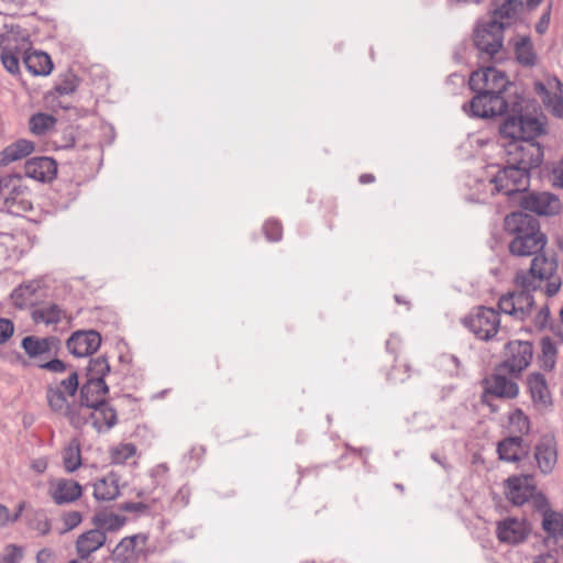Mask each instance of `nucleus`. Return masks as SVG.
Instances as JSON below:
<instances>
[{"instance_id": "nucleus-1", "label": "nucleus", "mask_w": 563, "mask_h": 563, "mask_svg": "<svg viewBox=\"0 0 563 563\" xmlns=\"http://www.w3.org/2000/svg\"><path fill=\"white\" fill-rule=\"evenodd\" d=\"M559 262L555 256L539 255L532 258L529 269H520L515 275V284L519 288L503 295L498 300L500 312L523 321L531 316L534 307L533 291L542 289L547 297L555 296L562 286L558 275Z\"/></svg>"}, {"instance_id": "nucleus-2", "label": "nucleus", "mask_w": 563, "mask_h": 563, "mask_svg": "<svg viewBox=\"0 0 563 563\" xmlns=\"http://www.w3.org/2000/svg\"><path fill=\"white\" fill-rule=\"evenodd\" d=\"M547 133L545 123L530 114H522L520 102L512 103L511 112L499 126V134L508 142L504 144L507 163L528 172L539 168L543 162V147L536 141Z\"/></svg>"}, {"instance_id": "nucleus-3", "label": "nucleus", "mask_w": 563, "mask_h": 563, "mask_svg": "<svg viewBox=\"0 0 563 563\" xmlns=\"http://www.w3.org/2000/svg\"><path fill=\"white\" fill-rule=\"evenodd\" d=\"M504 228L509 235L514 236L508 245L511 255L518 257L547 255L558 258L555 253L544 252L548 236L541 231L540 221L534 216L514 211L506 216Z\"/></svg>"}, {"instance_id": "nucleus-4", "label": "nucleus", "mask_w": 563, "mask_h": 563, "mask_svg": "<svg viewBox=\"0 0 563 563\" xmlns=\"http://www.w3.org/2000/svg\"><path fill=\"white\" fill-rule=\"evenodd\" d=\"M46 398L51 410L66 417L70 426L75 429H81L91 420L92 427L98 432L102 431V424L96 416V412L89 411L88 413H85L82 410L86 409V407L81 406L80 400L78 404H69L60 387L48 386L46 390Z\"/></svg>"}, {"instance_id": "nucleus-5", "label": "nucleus", "mask_w": 563, "mask_h": 563, "mask_svg": "<svg viewBox=\"0 0 563 563\" xmlns=\"http://www.w3.org/2000/svg\"><path fill=\"white\" fill-rule=\"evenodd\" d=\"M46 398L51 410L66 417L70 426L75 429H81L91 420L92 427L98 432L102 431V424L96 416V412L89 411L88 413H85L82 410L86 409V407L81 406L80 400L78 404H69L60 387L48 386L46 390Z\"/></svg>"}, {"instance_id": "nucleus-6", "label": "nucleus", "mask_w": 563, "mask_h": 563, "mask_svg": "<svg viewBox=\"0 0 563 563\" xmlns=\"http://www.w3.org/2000/svg\"><path fill=\"white\" fill-rule=\"evenodd\" d=\"M508 25L497 19L476 23L472 37L481 59L495 60L496 55L504 46V32Z\"/></svg>"}, {"instance_id": "nucleus-7", "label": "nucleus", "mask_w": 563, "mask_h": 563, "mask_svg": "<svg viewBox=\"0 0 563 563\" xmlns=\"http://www.w3.org/2000/svg\"><path fill=\"white\" fill-rule=\"evenodd\" d=\"M462 324L478 340L489 341L497 334L500 327L499 309L479 306L462 319Z\"/></svg>"}, {"instance_id": "nucleus-8", "label": "nucleus", "mask_w": 563, "mask_h": 563, "mask_svg": "<svg viewBox=\"0 0 563 563\" xmlns=\"http://www.w3.org/2000/svg\"><path fill=\"white\" fill-rule=\"evenodd\" d=\"M490 183L494 184L493 195L504 194L511 197L528 189L530 172L506 162V165L494 175Z\"/></svg>"}, {"instance_id": "nucleus-9", "label": "nucleus", "mask_w": 563, "mask_h": 563, "mask_svg": "<svg viewBox=\"0 0 563 563\" xmlns=\"http://www.w3.org/2000/svg\"><path fill=\"white\" fill-rule=\"evenodd\" d=\"M533 354L534 350L530 341H509L504 346V360L498 364L499 369H506L510 376L519 377L531 364Z\"/></svg>"}, {"instance_id": "nucleus-10", "label": "nucleus", "mask_w": 563, "mask_h": 563, "mask_svg": "<svg viewBox=\"0 0 563 563\" xmlns=\"http://www.w3.org/2000/svg\"><path fill=\"white\" fill-rule=\"evenodd\" d=\"M509 103L504 93L475 92L473 99L463 106L470 117L488 119L508 112Z\"/></svg>"}, {"instance_id": "nucleus-11", "label": "nucleus", "mask_w": 563, "mask_h": 563, "mask_svg": "<svg viewBox=\"0 0 563 563\" xmlns=\"http://www.w3.org/2000/svg\"><path fill=\"white\" fill-rule=\"evenodd\" d=\"M474 92L488 91L489 93H504L508 87L514 86L505 71L494 66L481 67L474 70L468 80Z\"/></svg>"}, {"instance_id": "nucleus-12", "label": "nucleus", "mask_w": 563, "mask_h": 563, "mask_svg": "<svg viewBox=\"0 0 563 563\" xmlns=\"http://www.w3.org/2000/svg\"><path fill=\"white\" fill-rule=\"evenodd\" d=\"M10 186L2 194L3 202L2 210L13 216H21L24 212L33 209L30 200V190L22 184V176L20 174L8 175Z\"/></svg>"}, {"instance_id": "nucleus-13", "label": "nucleus", "mask_w": 563, "mask_h": 563, "mask_svg": "<svg viewBox=\"0 0 563 563\" xmlns=\"http://www.w3.org/2000/svg\"><path fill=\"white\" fill-rule=\"evenodd\" d=\"M520 207L540 217H553L561 212L560 198L549 191H529L520 199Z\"/></svg>"}, {"instance_id": "nucleus-14", "label": "nucleus", "mask_w": 563, "mask_h": 563, "mask_svg": "<svg viewBox=\"0 0 563 563\" xmlns=\"http://www.w3.org/2000/svg\"><path fill=\"white\" fill-rule=\"evenodd\" d=\"M148 536L136 533L123 538L111 551V560L114 563H137L141 556H145V544Z\"/></svg>"}, {"instance_id": "nucleus-15", "label": "nucleus", "mask_w": 563, "mask_h": 563, "mask_svg": "<svg viewBox=\"0 0 563 563\" xmlns=\"http://www.w3.org/2000/svg\"><path fill=\"white\" fill-rule=\"evenodd\" d=\"M508 371L499 369L497 364L490 378L484 380L485 387L482 396V402H486L488 396L514 399L519 395V386L516 382L509 379L506 375Z\"/></svg>"}, {"instance_id": "nucleus-16", "label": "nucleus", "mask_w": 563, "mask_h": 563, "mask_svg": "<svg viewBox=\"0 0 563 563\" xmlns=\"http://www.w3.org/2000/svg\"><path fill=\"white\" fill-rule=\"evenodd\" d=\"M536 490L534 475L532 473H522L520 475L509 476L505 481V494L507 499L516 505L521 506L529 501L530 496Z\"/></svg>"}, {"instance_id": "nucleus-17", "label": "nucleus", "mask_w": 563, "mask_h": 563, "mask_svg": "<svg viewBox=\"0 0 563 563\" xmlns=\"http://www.w3.org/2000/svg\"><path fill=\"white\" fill-rule=\"evenodd\" d=\"M526 385L531 397L533 407L540 411H549L553 407V398L545 376L540 372L530 373L527 376Z\"/></svg>"}, {"instance_id": "nucleus-18", "label": "nucleus", "mask_w": 563, "mask_h": 563, "mask_svg": "<svg viewBox=\"0 0 563 563\" xmlns=\"http://www.w3.org/2000/svg\"><path fill=\"white\" fill-rule=\"evenodd\" d=\"M101 345V335L96 330H78L66 341V347L76 357L92 355Z\"/></svg>"}, {"instance_id": "nucleus-19", "label": "nucleus", "mask_w": 563, "mask_h": 563, "mask_svg": "<svg viewBox=\"0 0 563 563\" xmlns=\"http://www.w3.org/2000/svg\"><path fill=\"white\" fill-rule=\"evenodd\" d=\"M536 466L543 475L553 472L558 462V444L554 435L543 434L533 449Z\"/></svg>"}, {"instance_id": "nucleus-20", "label": "nucleus", "mask_w": 563, "mask_h": 563, "mask_svg": "<svg viewBox=\"0 0 563 563\" xmlns=\"http://www.w3.org/2000/svg\"><path fill=\"white\" fill-rule=\"evenodd\" d=\"M498 459L508 463H523L529 459L530 445L520 435H508L497 443Z\"/></svg>"}, {"instance_id": "nucleus-21", "label": "nucleus", "mask_w": 563, "mask_h": 563, "mask_svg": "<svg viewBox=\"0 0 563 563\" xmlns=\"http://www.w3.org/2000/svg\"><path fill=\"white\" fill-rule=\"evenodd\" d=\"M47 494L55 505L64 506L78 500L82 495V487L74 479L56 478L49 481Z\"/></svg>"}, {"instance_id": "nucleus-22", "label": "nucleus", "mask_w": 563, "mask_h": 563, "mask_svg": "<svg viewBox=\"0 0 563 563\" xmlns=\"http://www.w3.org/2000/svg\"><path fill=\"white\" fill-rule=\"evenodd\" d=\"M530 528L526 520L506 518L497 523V538L503 543L518 544L529 536Z\"/></svg>"}, {"instance_id": "nucleus-23", "label": "nucleus", "mask_w": 563, "mask_h": 563, "mask_svg": "<svg viewBox=\"0 0 563 563\" xmlns=\"http://www.w3.org/2000/svg\"><path fill=\"white\" fill-rule=\"evenodd\" d=\"M109 387L104 379H87L79 390L80 404L87 410L98 409L102 402L107 401Z\"/></svg>"}, {"instance_id": "nucleus-24", "label": "nucleus", "mask_w": 563, "mask_h": 563, "mask_svg": "<svg viewBox=\"0 0 563 563\" xmlns=\"http://www.w3.org/2000/svg\"><path fill=\"white\" fill-rule=\"evenodd\" d=\"M25 176L38 181H51L57 174V163L47 156L27 159L24 164Z\"/></svg>"}, {"instance_id": "nucleus-25", "label": "nucleus", "mask_w": 563, "mask_h": 563, "mask_svg": "<svg viewBox=\"0 0 563 563\" xmlns=\"http://www.w3.org/2000/svg\"><path fill=\"white\" fill-rule=\"evenodd\" d=\"M106 532L97 527L81 533L76 541L78 556L82 560H87L92 552L97 551L106 543Z\"/></svg>"}, {"instance_id": "nucleus-26", "label": "nucleus", "mask_w": 563, "mask_h": 563, "mask_svg": "<svg viewBox=\"0 0 563 563\" xmlns=\"http://www.w3.org/2000/svg\"><path fill=\"white\" fill-rule=\"evenodd\" d=\"M34 151L32 141L20 139L0 152V166H7L30 155Z\"/></svg>"}, {"instance_id": "nucleus-27", "label": "nucleus", "mask_w": 563, "mask_h": 563, "mask_svg": "<svg viewBox=\"0 0 563 563\" xmlns=\"http://www.w3.org/2000/svg\"><path fill=\"white\" fill-rule=\"evenodd\" d=\"M118 476L110 473L108 476L97 481L93 484V497L97 500H112L119 496Z\"/></svg>"}, {"instance_id": "nucleus-28", "label": "nucleus", "mask_w": 563, "mask_h": 563, "mask_svg": "<svg viewBox=\"0 0 563 563\" xmlns=\"http://www.w3.org/2000/svg\"><path fill=\"white\" fill-rule=\"evenodd\" d=\"M31 317L35 323L51 325L57 324L66 317V312L57 303H48L32 310Z\"/></svg>"}, {"instance_id": "nucleus-29", "label": "nucleus", "mask_w": 563, "mask_h": 563, "mask_svg": "<svg viewBox=\"0 0 563 563\" xmlns=\"http://www.w3.org/2000/svg\"><path fill=\"white\" fill-rule=\"evenodd\" d=\"M23 62L27 70L35 76H46L51 74L53 69L52 59L49 55L44 52L27 54Z\"/></svg>"}, {"instance_id": "nucleus-30", "label": "nucleus", "mask_w": 563, "mask_h": 563, "mask_svg": "<svg viewBox=\"0 0 563 563\" xmlns=\"http://www.w3.org/2000/svg\"><path fill=\"white\" fill-rule=\"evenodd\" d=\"M516 60L525 67H533L537 64V54L529 36H522L515 43Z\"/></svg>"}, {"instance_id": "nucleus-31", "label": "nucleus", "mask_w": 563, "mask_h": 563, "mask_svg": "<svg viewBox=\"0 0 563 563\" xmlns=\"http://www.w3.org/2000/svg\"><path fill=\"white\" fill-rule=\"evenodd\" d=\"M541 353L538 355L540 368L545 372L554 369L556 364L558 349L550 336H543L540 341Z\"/></svg>"}, {"instance_id": "nucleus-32", "label": "nucleus", "mask_w": 563, "mask_h": 563, "mask_svg": "<svg viewBox=\"0 0 563 563\" xmlns=\"http://www.w3.org/2000/svg\"><path fill=\"white\" fill-rule=\"evenodd\" d=\"M57 120L54 115L44 112H37L31 115L29 129L32 134L42 136L54 129Z\"/></svg>"}, {"instance_id": "nucleus-33", "label": "nucleus", "mask_w": 563, "mask_h": 563, "mask_svg": "<svg viewBox=\"0 0 563 563\" xmlns=\"http://www.w3.org/2000/svg\"><path fill=\"white\" fill-rule=\"evenodd\" d=\"M126 518L115 514L98 512L92 517L95 527L104 531H117L124 526Z\"/></svg>"}, {"instance_id": "nucleus-34", "label": "nucleus", "mask_w": 563, "mask_h": 563, "mask_svg": "<svg viewBox=\"0 0 563 563\" xmlns=\"http://www.w3.org/2000/svg\"><path fill=\"white\" fill-rule=\"evenodd\" d=\"M63 464L68 473H74L81 465L80 444L74 439L63 451Z\"/></svg>"}, {"instance_id": "nucleus-35", "label": "nucleus", "mask_w": 563, "mask_h": 563, "mask_svg": "<svg viewBox=\"0 0 563 563\" xmlns=\"http://www.w3.org/2000/svg\"><path fill=\"white\" fill-rule=\"evenodd\" d=\"M508 422L514 435H528L531 429L530 418L525 413L521 408H516L510 412Z\"/></svg>"}, {"instance_id": "nucleus-36", "label": "nucleus", "mask_w": 563, "mask_h": 563, "mask_svg": "<svg viewBox=\"0 0 563 563\" xmlns=\"http://www.w3.org/2000/svg\"><path fill=\"white\" fill-rule=\"evenodd\" d=\"M542 528L550 537H563V512L548 511L542 518Z\"/></svg>"}, {"instance_id": "nucleus-37", "label": "nucleus", "mask_w": 563, "mask_h": 563, "mask_svg": "<svg viewBox=\"0 0 563 563\" xmlns=\"http://www.w3.org/2000/svg\"><path fill=\"white\" fill-rule=\"evenodd\" d=\"M110 372L108 358L103 355L90 358L86 367L87 379H104Z\"/></svg>"}, {"instance_id": "nucleus-38", "label": "nucleus", "mask_w": 563, "mask_h": 563, "mask_svg": "<svg viewBox=\"0 0 563 563\" xmlns=\"http://www.w3.org/2000/svg\"><path fill=\"white\" fill-rule=\"evenodd\" d=\"M523 2L521 0H506L500 7L496 8L492 13V19L501 21L504 19H516L522 10Z\"/></svg>"}, {"instance_id": "nucleus-39", "label": "nucleus", "mask_w": 563, "mask_h": 563, "mask_svg": "<svg viewBox=\"0 0 563 563\" xmlns=\"http://www.w3.org/2000/svg\"><path fill=\"white\" fill-rule=\"evenodd\" d=\"M42 339L35 335H27L23 338L21 342L22 349L30 358L42 357L48 354Z\"/></svg>"}, {"instance_id": "nucleus-40", "label": "nucleus", "mask_w": 563, "mask_h": 563, "mask_svg": "<svg viewBox=\"0 0 563 563\" xmlns=\"http://www.w3.org/2000/svg\"><path fill=\"white\" fill-rule=\"evenodd\" d=\"M79 86V78L73 71H66L60 75L59 81L55 85L54 90L58 96H66L75 92Z\"/></svg>"}, {"instance_id": "nucleus-41", "label": "nucleus", "mask_w": 563, "mask_h": 563, "mask_svg": "<svg viewBox=\"0 0 563 563\" xmlns=\"http://www.w3.org/2000/svg\"><path fill=\"white\" fill-rule=\"evenodd\" d=\"M555 85L556 92L549 97L544 103L555 118L563 119V84L561 80L555 79Z\"/></svg>"}, {"instance_id": "nucleus-42", "label": "nucleus", "mask_w": 563, "mask_h": 563, "mask_svg": "<svg viewBox=\"0 0 563 563\" xmlns=\"http://www.w3.org/2000/svg\"><path fill=\"white\" fill-rule=\"evenodd\" d=\"M136 453V448L133 443H122L110 451L111 462L113 464H123Z\"/></svg>"}, {"instance_id": "nucleus-43", "label": "nucleus", "mask_w": 563, "mask_h": 563, "mask_svg": "<svg viewBox=\"0 0 563 563\" xmlns=\"http://www.w3.org/2000/svg\"><path fill=\"white\" fill-rule=\"evenodd\" d=\"M96 416L102 419L106 430L112 429L118 423L117 410L108 402H102L98 409H92Z\"/></svg>"}, {"instance_id": "nucleus-44", "label": "nucleus", "mask_w": 563, "mask_h": 563, "mask_svg": "<svg viewBox=\"0 0 563 563\" xmlns=\"http://www.w3.org/2000/svg\"><path fill=\"white\" fill-rule=\"evenodd\" d=\"M29 526L38 531L41 536L48 534L52 529L49 519L41 510L34 511L33 518L29 520Z\"/></svg>"}, {"instance_id": "nucleus-45", "label": "nucleus", "mask_w": 563, "mask_h": 563, "mask_svg": "<svg viewBox=\"0 0 563 563\" xmlns=\"http://www.w3.org/2000/svg\"><path fill=\"white\" fill-rule=\"evenodd\" d=\"M263 232L269 242H278L283 238V225L280 221L269 219L263 224Z\"/></svg>"}, {"instance_id": "nucleus-46", "label": "nucleus", "mask_w": 563, "mask_h": 563, "mask_svg": "<svg viewBox=\"0 0 563 563\" xmlns=\"http://www.w3.org/2000/svg\"><path fill=\"white\" fill-rule=\"evenodd\" d=\"M1 62L3 67L12 75L19 74L20 66H19V57L16 54L12 53L8 47L7 44L1 47Z\"/></svg>"}, {"instance_id": "nucleus-47", "label": "nucleus", "mask_w": 563, "mask_h": 563, "mask_svg": "<svg viewBox=\"0 0 563 563\" xmlns=\"http://www.w3.org/2000/svg\"><path fill=\"white\" fill-rule=\"evenodd\" d=\"M529 500H531L533 509L542 515V518L548 515V511H552L548 497L537 489Z\"/></svg>"}, {"instance_id": "nucleus-48", "label": "nucleus", "mask_w": 563, "mask_h": 563, "mask_svg": "<svg viewBox=\"0 0 563 563\" xmlns=\"http://www.w3.org/2000/svg\"><path fill=\"white\" fill-rule=\"evenodd\" d=\"M78 379V373L77 371H74L66 379H63L57 387H60L64 395L67 394L68 396H75L79 388Z\"/></svg>"}, {"instance_id": "nucleus-49", "label": "nucleus", "mask_w": 563, "mask_h": 563, "mask_svg": "<svg viewBox=\"0 0 563 563\" xmlns=\"http://www.w3.org/2000/svg\"><path fill=\"white\" fill-rule=\"evenodd\" d=\"M118 509L123 512H134L137 516L148 514L150 506L142 501H125L118 505Z\"/></svg>"}, {"instance_id": "nucleus-50", "label": "nucleus", "mask_w": 563, "mask_h": 563, "mask_svg": "<svg viewBox=\"0 0 563 563\" xmlns=\"http://www.w3.org/2000/svg\"><path fill=\"white\" fill-rule=\"evenodd\" d=\"M64 529L62 533L68 532L79 526L82 521V516L79 511H67L62 515Z\"/></svg>"}, {"instance_id": "nucleus-51", "label": "nucleus", "mask_w": 563, "mask_h": 563, "mask_svg": "<svg viewBox=\"0 0 563 563\" xmlns=\"http://www.w3.org/2000/svg\"><path fill=\"white\" fill-rule=\"evenodd\" d=\"M23 556L21 547L9 544L5 547L4 554L0 558V563H20Z\"/></svg>"}, {"instance_id": "nucleus-52", "label": "nucleus", "mask_w": 563, "mask_h": 563, "mask_svg": "<svg viewBox=\"0 0 563 563\" xmlns=\"http://www.w3.org/2000/svg\"><path fill=\"white\" fill-rule=\"evenodd\" d=\"M19 29V25L7 23L5 16L0 12V47H3L9 42L10 35Z\"/></svg>"}, {"instance_id": "nucleus-53", "label": "nucleus", "mask_w": 563, "mask_h": 563, "mask_svg": "<svg viewBox=\"0 0 563 563\" xmlns=\"http://www.w3.org/2000/svg\"><path fill=\"white\" fill-rule=\"evenodd\" d=\"M551 320V312L548 305H544L540 308L538 313L533 318V325L537 330L542 331L544 330Z\"/></svg>"}, {"instance_id": "nucleus-54", "label": "nucleus", "mask_w": 563, "mask_h": 563, "mask_svg": "<svg viewBox=\"0 0 563 563\" xmlns=\"http://www.w3.org/2000/svg\"><path fill=\"white\" fill-rule=\"evenodd\" d=\"M10 15H14L18 11L30 5V0H0Z\"/></svg>"}, {"instance_id": "nucleus-55", "label": "nucleus", "mask_w": 563, "mask_h": 563, "mask_svg": "<svg viewBox=\"0 0 563 563\" xmlns=\"http://www.w3.org/2000/svg\"><path fill=\"white\" fill-rule=\"evenodd\" d=\"M14 332V324L7 318H0V344L5 343Z\"/></svg>"}, {"instance_id": "nucleus-56", "label": "nucleus", "mask_w": 563, "mask_h": 563, "mask_svg": "<svg viewBox=\"0 0 563 563\" xmlns=\"http://www.w3.org/2000/svg\"><path fill=\"white\" fill-rule=\"evenodd\" d=\"M37 366L52 373H63L67 369V364L59 358H53L44 363H40Z\"/></svg>"}, {"instance_id": "nucleus-57", "label": "nucleus", "mask_w": 563, "mask_h": 563, "mask_svg": "<svg viewBox=\"0 0 563 563\" xmlns=\"http://www.w3.org/2000/svg\"><path fill=\"white\" fill-rule=\"evenodd\" d=\"M75 134H74V131L73 129H66L62 136H60V140L59 141H56V144L59 148H71L75 146Z\"/></svg>"}, {"instance_id": "nucleus-58", "label": "nucleus", "mask_w": 563, "mask_h": 563, "mask_svg": "<svg viewBox=\"0 0 563 563\" xmlns=\"http://www.w3.org/2000/svg\"><path fill=\"white\" fill-rule=\"evenodd\" d=\"M41 339L44 343H46L44 346L47 350V353H51L52 350H55V354L57 353L60 346V340L57 336L49 335Z\"/></svg>"}, {"instance_id": "nucleus-59", "label": "nucleus", "mask_w": 563, "mask_h": 563, "mask_svg": "<svg viewBox=\"0 0 563 563\" xmlns=\"http://www.w3.org/2000/svg\"><path fill=\"white\" fill-rule=\"evenodd\" d=\"M550 24V9L544 12L538 23L536 24V32L539 34H544Z\"/></svg>"}, {"instance_id": "nucleus-60", "label": "nucleus", "mask_w": 563, "mask_h": 563, "mask_svg": "<svg viewBox=\"0 0 563 563\" xmlns=\"http://www.w3.org/2000/svg\"><path fill=\"white\" fill-rule=\"evenodd\" d=\"M189 489L187 487H181L175 495L174 501L177 505L187 506L189 504Z\"/></svg>"}, {"instance_id": "nucleus-61", "label": "nucleus", "mask_w": 563, "mask_h": 563, "mask_svg": "<svg viewBox=\"0 0 563 563\" xmlns=\"http://www.w3.org/2000/svg\"><path fill=\"white\" fill-rule=\"evenodd\" d=\"M54 553L51 549L44 548L36 554V563H53Z\"/></svg>"}, {"instance_id": "nucleus-62", "label": "nucleus", "mask_w": 563, "mask_h": 563, "mask_svg": "<svg viewBox=\"0 0 563 563\" xmlns=\"http://www.w3.org/2000/svg\"><path fill=\"white\" fill-rule=\"evenodd\" d=\"M11 523V514L4 505L0 504V526L5 527Z\"/></svg>"}, {"instance_id": "nucleus-63", "label": "nucleus", "mask_w": 563, "mask_h": 563, "mask_svg": "<svg viewBox=\"0 0 563 563\" xmlns=\"http://www.w3.org/2000/svg\"><path fill=\"white\" fill-rule=\"evenodd\" d=\"M399 339L397 336H394L391 335L387 341H386V349L389 353L391 354H397L398 352V349H399Z\"/></svg>"}, {"instance_id": "nucleus-64", "label": "nucleus", "mask_w": 563, "mask_h": 563, "mask_svg": "<svg viewBox=\"0 0 563 563\" xmlns=\"http://www.w3.org/2000/svg\"><path fill=\"white\" fill-rule=\"evenodd\" d=\"M534 90L538 95H540L543 98V101H545L549 97L552 96L550 91L547 89L545 85L541 81H537L534 84Z\"/></svg>"}]
</instances>
